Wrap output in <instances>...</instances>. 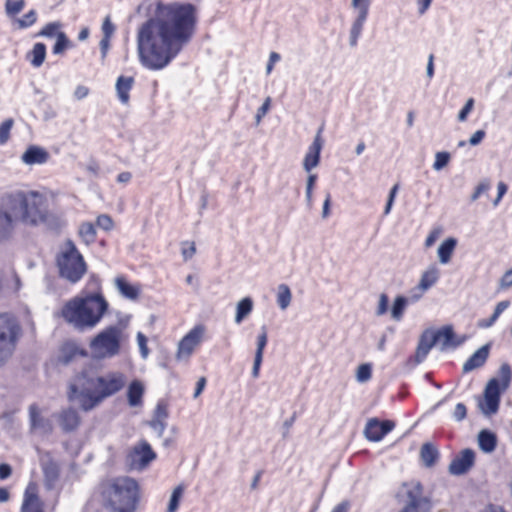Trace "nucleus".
Returning <instances> with one entry per match:
<instances>
[{
    "label": "nucleus",
    "mask_w": 512,
    "mask_h": 512,
    "mask_svg": "<svg viewBox=\"0 0 512 512\" xmlns=\"http://www.w3.org/2000/svg\"><path fill=\"white\" fill-rule=\"evenodd\" d=\"M198 22L192 3L159 4L154 17L144 22L137 33V52L141 65L162 70L193 38Z\"/></svg>",
    "instance_id": "obj_1"
},
{
    "label": "nucleus",
    "mask_w": 512,
    "mask_h": 512,
    "mask_svg": "<svg viewBox=\"0 0 512 512\" xmlns=\"http://www.w3.org/2000/svg\"><path fill=\"white\" fill-rule=\"evenodd\" d=\"M108 309V302L102 294L93 293L74 297L61 310L63 319L79 331L90 330L102 320Z\"/></svg>",
    "instance_id": "obj_2"
},
{
    "label": "nucleus",
    "mask_w": 512,
    "mask_h": 512,
    "mask_svg": "<svg viewBox=\"0 0 512 512\" xmlns=\"http://www.w3.org/2000/svg\"><path fill=\"white\" fill-rule=\"evenodd\" d=\"M103 505L111 512H134L139 501L138 483L129 477H118L101 485Z\"/></svg>",
    "instance_id": "obj_3"
},
{
    "label": "nucleus",
    "mask_w": 512,
    "mask_h": 512,
    "mask_svg": "<svg viewBox=\"0 0 512 512\" xmlns=\"http://www.w3.org/2000/svg\"><path fill=\"white\" fill-rule=\"evenodd\" d=\"M126 339L127 335L122 325H109L91 339L89 347L94 357L98 359L113 358L120 354Z\"/></svg>",
    "instance_id": "obj_4"
},
{
    "label": "nucleus",
    "mask_w": 512,
    "mask_h": 512,
    "mask_svg": "<svg viewBox=\"0 0 512 512\" xmlns=\"http://www.w3.org/2000/svg\"><path fill=\"white\" fill-rule=\"evenodd\" d=\"M27 191H14L2 198L0 208V242L10 239L21 220Z\"/></svg>",
    "instance_id": "obj_5"
},
{
    "label": "nucleus",
    "mask_w": 512,
    "mask_h": 512,
    "mask_svg": "<svg viewBox=\"0 0 512 512\" xmlns=\"http://www.w3.org/2000/svg\"><path fill=\"white\" fill-rule=\"evenodd\" d=\"M511 381V368L508 364L500 367V379L492 378L488 381L484 389V397L479 401L478 406L485 416H492L499 410L501 394L504 392Z\"/></svg>",
    "instance_id": "obj_6"
},
{
    "label": "nucleus",
    "mask_w": 512,
    "mask_h": 512,
    "mask_svg": "<svg viewBox=\"0 0 512 512\" xmlns=\"http://www.w3.org/2000/svg\"><path fill=\"white\" fill-rule=\"evenodd\" d=\"M98 395V376H94L87 371L77 375L70 384L69 399L77 401L85 411H89L101 403H94V399Z\"/></svg>",
    "instance_id": "obj_7"
},
{
    "label": "nucleus",
    "mask_w": 512,
    "mask_h": 512,
    "mask_svg": "<svg viewBox=\"0 0 512 512\" xmlns=\"http://www.w3.org/2000/svg\"><path fill=\"white\" fill-rule=\"evenodd\" d=\"M59 273L71 283L78 282L86 272L83 256L72 241L66 243L65 249L57 258Z\"/></svg>",
    "instance_id": "obj_8"
},
{
    "label": "nucleus",
    "mask_w": 512,
    "mask_h": 512,
    "mask_svg": "<svg viewBox=\"0 0 512 512\" xmlns=\"http://www.w3.org/2000/svg\"><path fill=\"white\" fill-rule=\"evenodd\" d=\"M19 333L14 317L0 314V360L3 362L13 351Z\"/></svg>",
    "instance_id": "obj_9"
},
{
    "label": "nucleus",
    "mask_w": 512,
    "mask_h": 512,
    "mask_svg": "<svg viewBox=\"0 0 512 512\" xmlns=\"http://www.w3.org/2000/svg\"><path fill=\"white\" fill-rule=\"evenodd\" d=\"M44 198L36 191H27L21 222L36 226L46 220V211L43 207Z\"/></svg>",
    "instance_id": "obj_10"
},
{
    "label": "nucleus",
    "mask_w": 512,
    "mask_h": 512,
    "mask_svg": "<svg viewBox=\"0 0 512 512\" xmlns=\"http://www.w3.org/2000/svg\"><path fill=\"white\" fill-rule=\"evenodd\" d=\"M127 382L124 373L119 371H110L102 376H98L99 395L95 397V402H102L104 399L121 391Z\"/></svg>",
    "instance_id": "obj_11"
},
{
    "label": "nucleus",
    "mask_w": 512,
    "mask_h": 512,
    "mask_svg": "<svg viewBox=\"0 0 512 512\" xmlns=\"http://www.w3.org/2000/svg\"><path fill=\"white\" fill-rule=\"evenodd\" d=\"M371 3L372 0H351V6L356 13V17L350 28L349 36V43L352 47H355L358 44V40L369 15Z\"/></svg>",
    "instance_id": "obj_12"
},
{
    "label": "nucleus",
    "mask_w": 512,
    "mask_h": 512,
    "mask_svg": "<svg viewBox=\"0 0 512 512\" xmlns=\"http://www.w3.org/2000/svg\"><path fill=\"white\" fill-rule=\"evenodd\" d=\"M205 328L203 325L193 327L179 342L176 357L178 360L190 358L195 348L201 343Z\"/></svg>",
    "instance_id": "obj_13"
},
{
    "label": "nucleus",
    "mask_w": 512,
    "mask_h": 512,
    "mask_svg": "<svg viewBox=\"0 0 512 512\" xmlns=\"http://www.w3.org/2000/svg\"><path fill=\"white\" fill-rule=\"evenodd\" d=\"M155 458L156 453L152 450L150 444L146 441H141L130 451L127 461L131 469L142 470Z\"/></svg>",
    "instance_id": "obj_14"
},
{
    "label": "nucleus",
    "mask_w": 512,
    "mask_h": 512,
    "mask_svg": "<svg viewBox=\"0 0 512 512\" xmlns=\"http://www.w3.org/2000/svg\"><path fill=\"white\" fill-rule=\"evenodd\" d=\"M432 338L435 339V345L439 347L440 351H447L455 349L462 345L465 337L458 338L451 325L443 326L440 329H432Z\"/></svg>",
    "instance_id": "obj_15"
},
{
    "label": "nucleus",
    "mask_w": 512,
    "mask_h": 512,
    "mask_svg": "<svg viewBox=\"0 0 512 512\" xmlns=\"http://www.w3.org/2000/svg\"><path fill=\"white\" fill-rule=\"evenodd\" d=\"M395 427V423L391 420L380 421L378 418H371L367 421L364 435L372 442L381 441Z\"/></svg>",
    "instance_id": "obj_16"
},
{
    "label": "nucleus",
    "mask_w": 512,
    "mask_h": 512,
    "mask_svg": "<svg viewBox=\"0 0 512 512\" xmlns=\"http://www.w3.org/2000/svg\"><path fill=\"white\" fill-rule=\"evenodd\" d=\"M408 502L400 512H428L430 509L429 501L422 495V487L420 484L406 490Z\"/></svg>",
    "instance_id": "obj_17"
},
{
    "label": "nucleus",
    "mask_w": 512,
    "mask_h": 512,
    "mask_svg": "<svg viewBox=\"0 0 512 512\" xmlns=\"http://www.w3.org/2000/svg\"><path fill=\"white\" fill-rule=\"evenodd\" d=\"M323 130L324 126L322 125L318 129L313 142L308 147V150L305 154L303 160V168L308 173H310L315 167H317L320 162V155L324 144V140L322 138Z\"/></svg>",
    "instance_id": "obj_18"
},
{
    "label": "nucleus",
    "mask_w": 512,
    "mask_h": 512,
    "mask_svg": "<svg viewBox=\"0 0 512 512\" xmlns=\"http://www.w3.org/2000/svg\"><path fill=\"white\" fill-rule=\"evenodd\" d=\"M475 462V452L472 449L462 450L450 463L449 472L452 475L467 473Z\"/></svg>",
    "instance_id": "obj_19"
},
{
    "label": "nucleus",
    "mask_w": 512,
    "mask_h": 512,
    "mask_svg": "<svg viewBox=\"0 0 512 512\" xmlns=\"http://www.w3.org/2000/svg\"><path fill=\"white\" fill-rule=\"evenodd\" d=\"M20 512H45L36 484L29 483L26 487Z\"/></svg>",
    "instance_id": "obj_20"
},
{
    "label": "nucleus",
    "mask_w": 512,
    "mask_h": 512,
    "mask_svg": "<svg viewBox=\"0 0 512 512\" xmlns=\"http://www.w3.org/2000/svg\"><path fill=\"white\" fill-rule=\"evenodd\" d=\"M41 466L44 474L45 485L48 489L55 487L59 479L60 468L56 461L48 457L41 461Z\"/></svg>",
    "instance_id": "obj_21"
},
{
    "label": "nucleus",
    "mask_w": 512,
    "mask_h": 512,
    "mask_svg": "<svg viewBox=\"0 0 512 512\" xmlns=\"http://www.w3.org/2000/svg\"><path fill=\"white\" fill-rule=\"evenodd\" d=\"M490 345L486 344L480 347L476 352H474L464 363L463 372L468 373L474 369L482 367L487 358L489 356Z\"/></svg>",
    "instance_id": "obj_22"
},
{
    "label": "nucleus",
    "mask_w": 512,
    "mask_h": 512,
    "mask_svg": "<svg viewBox=\"0 0 512 512\" xmlns=\"http://www.w3.org/2000/svg\"><path fill=\"white\" fill-rule=\"evenodd\" d=\"M436 346L435 339L432 338V329H426L420 336L415 358L418 363L424 361L430 350Z\"/></svg>",
    "instance_id": "obj_23"
},
{
    "label": "nucleus",
    "mask_w": 512,
    "mask_h": 512,
    "mask_svg": "<svg viewBox=\"0 0 512 512\" xmlns=\"http://www.w3.org/2000/svg\"><path fill=\"white\" fill-rule=\"evenodd\" d=\"M115 286L119 293L129 300L138 299L141 292L140 285L129 283L124 276H118L115 278Z\"/></svg>",
    "instance_id": "obj_24"
},
{
    "label": "nucleus",
    "mask_w": 512,
    "mask_h": 512,
    "mask_svg": "<svg viewBox=\"0 0 512 512\" xmlns=\"http://www.w3.org/2000/svg\"><path fill=\"white\" fill-rule=\"evenodd\" d=\"M22 161L27 165L44 164L49 159L48 152L39 146H30L22 155Z\"/></svg>",
    "instance_id": "obj_25"
},
{
    "label": "nucleus",
    "mask_w": 512,
    "mask_h": 512,
    "mask_svg": "<svg viewBox=\"0 0 512 512\" xmlns=\"http://www.w3.org/2000/svg\"><path fill=\"white\" fill-rule=\"evenodd\" d=\"M58 420L61 428L66 432L75 430L80 423L78 412L73 408L63 410L58 415Z\"/></svg>",
    "instance_id": "obj_26"
},
{
    "label": "nucleus",
    "mask_w": 512,
    "mask_h": 512,
    "mask_svg": "<svg viewBox=\"0 0 512 512\" xmlns=\"http://www.w3.org/2000/svg\"><path fill=\"white\" fill-rule=\"evenodd\" d=\"M144 385L140 380H133L127 389V399L131 407L141 406L144 395Z\"/></svg>",
    "instance_id": "obj_27"
},
{
    "label": "nucleus",
    "mask_w": 512,
    "mask_h": 512,
    "mask_svg": "<svg viewBox=\"0 0 512 512\" xmlns=\"http://www.w3.org/2000/svg\"><path fill=\"white\" fill-rule=\"evenodd\" d=\"M29 418H30L31 427L33 429H41L45 432H50L52 430L50 421L43 418L40 415L39 407L36 404L30 405Z\"/></svg>",
    "instance_id": "obj_28"
},
{
    "label": "nucleus",
    "mask_w": 512,
    "mask_h": 512,
    "mask_svg": "<svg viewBox=\"0 0 512 512\" xmlns=\"http://www.w3.org/2000/svg\"><path fill=\"white\" fill-rule=\"evenodd\" d=\"M134 84L133 77L127 76H119L116 81V91L119 101L122 104H127L129 102V92L132 89Z\"/></svg>",
    "instance_id": "obj_29"
},
{
    "label": "nucleus",
    "mask_w": 512,
    "mask_h": 512,
    "mask_svg": "<svg viewBox=\"0 0 512 512\" xmlns=\"http://www.w3.org/2000/svg\"><path fill=\"white\" fill-rule=\"evenodd\" d=\"M478 445L484 453H491L496 449L497 436L490 430H482L478 434Z\"/></svg>",
    "instance_id": "obj_30"
},
{
    "label": "nucleus",
    "mask_w": 512,
    "mask_h": 512,
    "mask_svg": "<svg viewBox=\"0 0 512 512\" xmlns=\"http://www.w3.org/2000/svg\"><path fill=\"white\" fill-rule=\"evenodd\" d=\"M457 240L453 237L447 238L438 248L439 261L442 264H447L456 248Z\"/></svg>",
    "instance_id": "obj_31"
},
{
    "label": "nucleus",
    "mask_w": 512,
    "mask_h": 512,
    "mask_svg": "<svg viewBox=\"0 0 512 512\" xmlns=\"http://www.w3.org/2000/svg\"><path fill=\"white\" fill-rule=\"evenodd\" d=\"M438 278L439 270L436 267L429 268L422 274L418 289H420L422 293L427 291L438 281Z\"/></svg>",
    "instance_id": "obj_32"
},
{
    "label": "nucleus",
    "mask_w": 512,
    "mask_h": 512,
    "mask_svg": "<svg viewBox=\"0 0 512 512\" xmlns=\"http://www.w3.org/2000/svg\"><path fill=\"white\" fill-rule=\"evenodd\" d=\"M252 310L253 301L250 297H245L240 300L236 307L235 322L237 324L242 323V321L252 312Z\"/></svg>",
    "instance_id": "obj_33"
},
{
    "label": "nucleus",
    "mask_w": 512,
    "mask_h": 512,
    "mask_svg": "<svg viewBox=\"0 0 512 512\" xmlns=\"http://www.w3.org/2000/svg\"><path fill=\"white\" fill-rule=\"evenodd\" d=\"M292 300V293L288 285L280 284L277 288V304L281 310H286Z\"/></svg>",
    "instance_id": "obj_34"
},
{
    "label": "nucleus",
    "mask_w": 512,
    "mask_h": 512,
    "mask_svg": "<svg viewBox=\"0 0 512 512\" xmlns=\"http://www.w3.org/2000/svg\"><path fill=\"white\" fill-rule=\"evenodd\" d=\"M30 55L32 57L30 59L31 65L36 68L40 67L43 64V62L45 60V56H46L45 44L40 43V42L34 44Z\"/></svg>",
    "instance_id": "obj_35"
},
{
    "label": "nucleus",
    "mask_w": 512,
    "mask_h": 512,
    "mask_svg": "<svg viewBox=\"0 0 512 512\" xmlns=\"http://www.w3.org/2000/svg\"><path fill=\"white\" fill-rule=\"evenodd\" d=\"M407 305L408 299L406 297L397 296L391 309L392 318L396 321H400L403 318Z\"/></svg>",
    "instance_id": "obj_36"
},
{
    "label": "nucleus",
    "mask_w": 512,
    "mask_h": 512,
    "mask_svg": "<svg viewBox=\"0 0 512 512\" xmlns=\"http://www.w3.org/2000/svg\"><path fill=\"white\" fill-rule=\"evenodd\" d=\"M79 235L86 244H91L96 239L95 226L90 222L82 223L79 227Z\"/></svg>",
    "instance_id": "obj_37"
},
{
    "label": "nucleus",
    "mask_w": 512,
    "mask_h": 512,
    "mask_svg": "<svg viewBox=\"0 0 512 512\" xmlns=\"http://www.w3.org/2000/svg\"><path fill=\"white\" fill-rule=\"evenodd\" d=\"M437 456H438V451L436 450V448L432 444L425 443L422 446V448H421V458H422L423 462L427 466L433 465L434 462L437 459Z\"/></svg>",
    "instance_id": "obj_38"
},
{
    "label": "nucleus",
    "mask_w": 512,
    "mask_h": 512,
    "mask_svg": "<svg viewBox=\"0 0 512 512\" xmlns=\"http://www.w3.org/2000/svg\"><path fill=\"white\" fill-rule=\"evenodd\" d=\"M25 7V0H6L5 12L8 17L17 16Z\"/></svg>",
    "instance_id": "obj_39"
},
{
    "label": "nucleus",
    "mask_w": 512,
    "mask_h": 512,
    "mask_svg": "<svg viewBox=\"0 0 512 512\" xmlns=\"http://www.w3.org/2000/svg\"><path fill=\"white\" fill-rule=\"evenodd\" d=\"M61 28H62V23H60L58 21L50 22V23L46 24L40 30V32L38 33V36L47 37V38H53V37L57 38V34L62 33V31H60Z\"/></svg>",
    "instance_id": "obj_40"
},
{
    "label": "nucleus",
    "mask_w": 512,
    "mask_h": 512,
    "mask_svg": "<svg viewBox=\"0 0 512 512\" xmlns=\"http://www.w3.org/2000/svg\"><path fill=\"white\" fill-rule=\"evenodd\" d=\"M72 44L70 40L67 38L66 34L64 32L58 33L56 38V43L53 47V53L54 54H61L66 49L71 48Z\"/></svg>",
    "instance_id": "obj_41"
},
{
    "label": "nucleus",
    "mask_w": 512,
    "mask_h": 512,
    "mask_svg": "<svg viewBox=\"0 0 512 512\" xmlns=\"http://www.w3.org/2000/svg\"><path fill=\"white\" fill-rule=\"evenodd\" d=\"M184 488L179 485L177 486L170 497V501L168 504L167 512H176L179 507L180 499L183 495Z\"/></svg>",
    "instance_id": "obj_42"
},
{
    "label": "nucleus",
    "mask_w": 512,
    "mask_h": 512,
    "mask_svg": "<svg viewBox=\"0 0 512 512\" xmlns=\"http://www.w3.org/2000/svg\"><path fill=\"white\" fill-rule=\"evenodd\" d=\"M372 377V365L370 363L361 364L356 373V379L359 383H365Z\"/></svg>",
    "instance_id": "obj_43"
},
{
    "label": "nucleus",
    "mask_w": 512,
    "mask_h": 512,
    "mask_svg": "<svg viewBox=\"0 0 512 512\" xmlns=\"http://www.w3.org/2000/svg\"><path fill=\"white\" fill-rule=\"evenodd\" d=\"M268 342L267 330L266 327L263 326L261 329V333L257 337V348L255 352V357L263 358L264 349Z\"/></svg>",
    "instance_id": "obj_44"
},
{
    "label": "nucleus",
    "mask_w": 512,
    "mask_h": 512,
    "mask_svg": "<svg viewBox=\"0 0 512 512\" xmlns=\"http://www.w3.org/2000/svg\"><path fill=\"white\" fill-rule=\"evenodd\" d=\"M37 20V13L35 10H30L22 18L16 20L18 27L21 29L32 26Z\"/></svg>",
    "instance_id": "obj_45"
},
{
    "label": "nucleus",
    "mask_w": 512,
    "mask_h": 512,
    "mask_svg": "<svg viewBox=\"0 0 512 512\" xmlns=\"http://www.w3.org/2000/svg\"><path fill=\"white\" fill-rule=\"evenodd\" d=\"M449 160L450 154L448 152H437L435 155L433 169L436 171H440L448 164Z\"/></svg>",
    "instance_id": "obj_46"
},
{
    "label": "nucleus",
    "mask_w": 512,
    "mask_h": 512,
    "mask_svg": "<svg viewBox=\"0 0 512 512\" xmlns=\"http://www.w3.org/2000/svg\"><path fill=\"white\" fill-rule=\"evenodd\" d=\"M491 188L490 181L485 179L481 181L471 195V201H476L481 195L487 193Z\"/></svg>",
    "instance_id": "obj_47"
},
{
    "label": "nucleus",
    "mask_w": 512,
    "mask_h": 512,
    "mask_svg": "<svg viewBox=\"0 0 512 512\" xmlns=\"http://www.w3.org/2000/svg\"><path fill=\"white\" fill-rule=\"evenodd\" d=\"M12 125H13L12 119H7L0 125V145H3L7 142L9 135H10Z\"/></svg>",
    "instance_id": "obj_48"
},
{
    "label": "nucleus",
    "mask_w": 512,
    "mask_h": 512,
    "mask_svg": "<svg viewBox=\"0 0 512 512\" xmlns=\"http://www.w3.org/2000/svg\"><path fill=\"white\" fill-rule=\"evenodd\" d=\"M317 181V175L316 174H310L307 179L306 184V201L308 206H312V193L314 185Z\"/></svg>",
    "instance_id": "obj_49"
},
{
    "label": "nucleus",
    "mask_w": 512,
    "mask_h": 512,
    "mask_svg": "<svg viewBox=\"0 0 512 512\" xmlns=\"http://www.w3.org/2000/svg\"><path fill=\"white\" fill-rule=\"evenodd\" d=\"M78 354V349L74 346H65L60 357L61 362L64 364L69 363L73 357Z\"/></svg>",
    "instance_id": "obj_50"
},
{
    "label": "nucleus",
    "mask_w": 512,
    "mask_h": 512,
    "mask_svg": "<svg viewBox=\"0 0 512 512\" xmlns=\"http://www.w3.org/2000/svg\"><path fill=\"white\" fill-rule=\"evenodd\" d=\"M137 342L140 349V354L143 359H146L149 355V349L147 347V338L142 332L137 333Z\"/></svg>",
    "instance_id": "obj_51"
},
{
    "label": "nucleus",
    "mask_w": 512,
    "mask_h": 512,
    "mask_svg": "<svg viewBox=\"0 0 512 512\" xmlns=\"http://www.w3.org/2000/svg\"><path fill=\"white\" fill-rule=\"evenodd\" d=\"M97 226L105 231H109L113 228V221L109 215L102 214L97 217Z\"/></svg>",
    "instance_id": "obj_52"
},
{
    "label": "nucleus",
    "mask_w": 512,
    "mask_h": 512,
    "mask_svg": "<svg viewBox=\"0 0 512 512\" xmlns=\"http://www.w3.org/2000/svg\"><path fill=\"white\" fill-rule=\"evenodd\" d=\"M149 425L157 433L158 437H162V435L167 427V422L153 418L150 421Z\"/></svg>",
    "instance_id": "obj_53"
},
{
    "label": "nucleus",
    "mask_w": 512,
    "mask_h": 512,
    "mask_svg": "<svg viewBox=\"0 0 512 512\" xmlns=\"http://www.w3.org/2000/svg\"><path fill=\"white\" fill-rule=\"evenodd\" d=\"M474 107V99L470 98L465 103L464 107L460 110L458 114V120L460 122H464L467 120L468 114L472 111Z\"/></svg>",
    "instance_id": "obj_54"
},
{
    "label": "nucleus",
    "mask_w": 512,
    "mask_h": 512,
    "mask_svg": "<svg viewBox=\"0 0 512 512\" xmlns=\"http://www.w3.org/2000/svg\"><path fill=\"white\" fill-rule=\"evenodd\" d=\"M153 418L166 421V419L168 418V411L165 403L158 402L156 409L154 411Z\"/></svg>",
    "instance_id": "obj_55"
},
{
    "label": "nucleus",
    "mask_w": 512,
    "mask_h": 512,
    "mask_svg": "<svg viewBox=\"0 0 512 512\" xmlns=\"http://www.w3.org/2000/svg\"><path fill=\"white\" fill-rule=\"evenodd\" d=\"M115 31V26L111 22L110 16H107L102 24L103 37L111 38Z\"/></svg>",
    "instance_id": "obj_56"
},
{
    "label": "nucleus",
    "mask_w": 512,
    "mask_h": 512,
    "mask_svg": "<svg viewBox=\"0 0 512 512\" xmlns=\"http://www.w3.org/2000/svg\"><path fill=\"white\" fill-rule=\"evenodd\" d=\"M467 416V408L463 403H458L453 412V418L460 422L464 420Z\"/></svg>",
    "instance_id": "obj_57"
},
{
    "label": "nucleus",
    "mask_w": 512,
    "mask_h": 512,
    "mask_svg": "<svg viewBox=\"0 0 512 512\" xmlns=\"http://www.w3.org/2000/svg\"><path fill=\"white\" fill-rule=\"evenodd\" d=\"M270 102H271V99L268 97L264 103L261 105V107L257 110V113H256V116H255V119H256V123L259 124L262 120V118L267 114V112L269 111V108H270Z\"/></svg>",
    "instance_id": "obj_58"
},
{
    "label": "nucleus",
    "mask_w": 512,
    "mask_h": 512,
    "mask_svg": "<svg viewBox=\"0 0 512 512\" xmlns=\"http://www.w3.org/2000/svg\"><path fill=\"white\" fill-rule=\"evenodd\" d=\"M182 245H183V247H182L183 258L185 260L191 259L196 252L195 244L193 242L192 243L185 242Z\"/></svg>",
    "instance_id": "obj_59"
},
{
    "label": "nucleus",
    "mask_w": 512,
    "mask_h": 512,
    "mask_svg": "<svg viewBox=\"0 0 512 512\" xmlns=\"http://www.w3.org/2000/svg\"><path fill=\"white\" fill-rule=\"evenodd\" d=\"M389 299L386 294H381L379 297V304L377 307V315H384L388 310Z\"/></svg>",
    "instance_id": "obj_60"
},
{
    "label": "nucleus",
    "mask_w": 512,
    "mask_h": 512,
    "mask_svg": "<svg viewBox=\"0 0 512 512\" xmlns=\"http://www.w3.org/2000/svg\"><path fill=\"white\" fill-rule=\"evenodd\" d=\"M497 197L493 201V206L497 207L499 203L501 202L503 196L507 193L508 187L504 182H499L497 185Z\"/></svg>",
    "instance_id": "obj_61"
},
{
    "label": "nucleus",
    "mask_w": 512,
    "mask_h": 512,
    "mask_svg": "<svg viewBox=\"0 0 512 512\" xmlns=\"http://www.w3.org/2000/svg\"><path fill=\"white\" fill-rule=\"evenodd\" d=\"M485 136H486V132L484 130H482V129L477 130L470 137L469 144L472 146H476L482 142V140L485 138Z\"/></svg>",
    "instance_id": "obj_62"
},
{
    "label": "nucleus",
    "mask_w": 512,
    "mask_h": 512,
    "mask_svg": "<svg viewBox=\"0 0 512 512\" xmlns=\"http://www.w3.org/2000/svg\"><path fill=\"white\" fill-rule=\"evenodd\" d=\"M88 94H89V88L84 85L77 86L74 91V97L77 100L84 99L85 97L88 96Z\"/></svg>",
    "instance_id": "obj_63"
},
{
    "label": "nucleus",
    "mask_w": 512,
    "mask_h": 512,
    "mask_svg": "<svg viewBox=\"0 0 512 512\" xmlns=\"http://www.w3.org/2000/svg\"><path fill=\"white\" fill-rule=\"evenodd\" d=\"M500 285L502 288H508L512 285V268L504 273Z\"/></svg>",
    "instance_id": "obj_64"
}]
</instances>
